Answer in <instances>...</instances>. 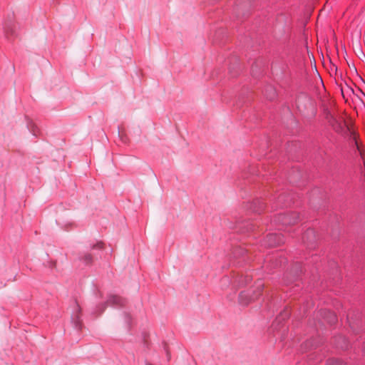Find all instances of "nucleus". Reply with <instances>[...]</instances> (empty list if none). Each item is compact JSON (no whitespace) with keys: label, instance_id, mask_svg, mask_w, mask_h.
<instances>
[{"label":"nucleus","instance_id":"1","mask_svg":"<svg viewBox=\"0 0 365 365\" xmlns=\"http://www.w3.org/2000/svg\"><path fill=\"white\" fill-rule=\"evenodd\" d=\"M299 215L297 213L292 214H280L277 217V221L282 225H292L297 222Z\"/></svg>","mask_w":365,"mask_h":365},{"label":"nucleus","instance_id":"2","mask_svg":"<svg viewBox=\"0 0 365 365\" xmlns=\"http://www.w3.org/2000/svg\"><path fill=\"white\" fill-rule=\"evenodd\" d=\"M349 143H350V146L353 149V152L354 153V154H356V153H359L360 155L361 154L356 134H354L353 133H351Z\"/></svg>","mask_w":365,"mask_h":365},{"label":"nucleus","instance_id":"3","mask_svg":"<svg viewBox=\"0 0 365 365\" xmlns=\"http://www.w3.org/2000/svg\"><path fill=\"white\" fill-rule=\"evenodd\" d=\"M108 303L114 306H123L125 303V300L119 296L113 295L110 297Z\"/></svg>","mask_w":365,"mask_h":365},{"label":"nucleus","instance_id":"4","mask_svg":"<svg viewBox=\"0 0 365 365\" xmlns=\"http://www.w3.org/2000/svg\"><path fill=\"white\" fill-rule=\"evenodd\" d=\"M279 237L277 234H273V233L269 234L267 235V240H268L269 245L276 246V245H278L280 243H282V241L279 239L277 241V238H279Z\"/></svg>","mask_w":365,"mask_h":365},{"label":"nucleus","instance_id":"5","mask_svg":"<svg viewBox=\"0 0 365 365\" xmlns=\"http://www.w3.org/2000/svg\"><path fill=\"white\" fill-rule=\"evenodd\" d=\"M345 91L346 92H349V91H351L352 92L353 90L351 88H349L348 86H346L345 88H341V94H342L344 98H345V96H344V92Z\"/></svg>","mask_w":365,"mask_h":365},{"label":"nucleus","instance_id":"6","mask_svg":"<svg viewBox=\"0 0 365 365\" xmlns=\"http://www.w3.org/2000/svg\"><path fill=\"white\" fill-rule=\"evenodd\" d=\"M263 287H264V285L262 283V282L261 281L258 282L257 285V288L259 292H261L262 290Z\"/></svg>","mask_w":365,"mask_h":365},{"label":"nucleus","instance_id":"7","mask_svg":"<svg viewBox=\"0 0 365 365\" xmlns=\"http://www.w3.org/2000/svg\"><path fill=\"white\" fill-rule=\"evenodd\" d=\"M91 261V256L90 255H87L84 257V262L86 263H88Z\"/></svg>","mask_w":365,"mask_h":365}]
</instances>
